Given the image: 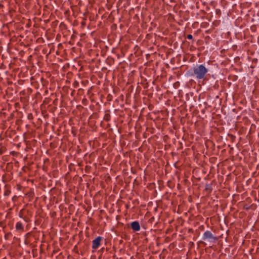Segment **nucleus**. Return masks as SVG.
Instances as JSON below:
<instances>
[{
  "label": "nucleus",
  "instance_id": "nucleus-1",
  "mask_svg": "<svg viewBox=\"0 0 259 259\" xmlns=\"http://www.w3.org/2000/svg\"><path fill=\"white\" fill-rule=\"evenodd\" d=\"M208 72V69L203 65L201 64L197 66L190 70H189L187 74L189 76L195 77L197 79H206V74Z\"/></svg>",
  "mask_w": 259,
  "mask_h": 259
},
{
  "label": "nucleus",
  "instance_id": "nucleus-2",
  "mask_svg": "<svg viewBox=\"0 0 259 259\" xmlns=\"http://www.w3.org/2000/svg\"><path fill=\"white\" fill-rule=\"evenodd\" d=\"M202 239L203 241H200L199 243L205 246L206 243L204 241H206L208 244L213 245L218 241V238L217 236H214L210 231H206L203 234Z\"/></svg>",
  "mask_w": 259,
  "mask_h": 259
},
{
  "label": "nucleus",
  "instance_id": "nucleus-3",
  "mask_svg": "<svg viewBox=\"0 0 259 259\" xmlns=\"http://www.w3.org/2000/svg\"><path fill=\"white\" fill-rule=\"evenodd\" d=\"M103 238L101 236H98L93 241L92 248L93 249H97L101 244V241L102 240Z\"/></svg>",
  "mask_w": 259,
  "mask_h": 259
},
{
  "label": "nucleus",
  "instance_id": "nucleus-4",
  "mask_svg": "<svg viewBox=\"0 0 259 259\" xmlns=\"http://www.w3.org/2000/svg\"><path fill=\"white\" fill-rule=\"evenodd\" d=\"M132 229L134 231H138L140 230V225L138 221H134L131 223V225Z\"/></svg>",
  "mask_w": 259,
  "mask_h": 259
},
{
  "label": "nucleus",
  "instance_id": "nucleus-5",
  "mask_svg": "<svg viewBox=\"0 0 259 259\" xmlns=\"http://www.w3.org/2000/svg\"><path fill=\"white\" fill-rule=\"evenodd\" d=\"M16 230L20 232H22L24 231V226L21 222H19L17 223L16 225Z\"/></svg>",
  "mask_w": 259,
  "mask_h": 259
},
{
  "label": "nucleus",
  "instance_id": "nucleus-6",
  "mask_svg": "<svg viewBox=\"0 0 259 259\" xmlns=\"http://www.w3.org/2000/svg\"><path fill=\"white\" fill-rule=\"evenodd\" d=\"M212 190V184H207L205 185L204 191L207 194H209Z\"/></svg>",
  "mask_w": 259,
  "mask_h": 259
},
{
  "label": "nucleus",
  "instance_id": "nucleus-7",
  "mask_svg": "<svg viewBox=\"0 0 259 259\" xmlns=\"http://www.w3.org/2000/svg\"><path fill=\"white\" fill-rule=\"evenodd\" d=\"M104 119L105 121H109L110 119V114H109V113L105 114V115H104Z\"/></svg>",
  "mask_w": 259,
  "mask_h": 259
},
{
  "label": "nucleus",
  "instance_id": "nucleus-8",
  "mask_svg": "<svg viewBox=\"0 0 259 259\" xmlns=\"http://www.w3.org/2000/svg\"><path fill=\"white\" fill-rule=\"evenodd\" d=\"M228 137L230 138V140L232 142H233L236 138L235 136H233V135L232 134H228Z\"/></svg>",
  "mask_w": 259,
  "mask_h": 259
},
{
  "label": "nucleus",
  "instance_id": "nucleus-9",
  "mask_svg": "<svg viewBox=\"0 0 259 259\" xmlns=\"http://www.w3.org/2000/svg\"><path fill=\"white\" fill-rule=\"evenodd\" d=\"M19 215L20 218H23L25 222H27L28 221V219H26L25 218H23V213L21 211L19 212Z\"/></svg>",
  "mask_w": 259,
  "mask_h": 259
},
{
  "label": "nucleus",
  "instance_id": "nucleus-10",
  "mask_svg": "<svg viewBox=\"0 0 259 259\" xmlns=\"http://www.w3.org/2000/svg\"><path fill=\"white\" fill-rule=\"evenodd\" d=\"M4 151H5V147H1V148H0V155L3 154Z\"/></svg>",
  "mask_w": 259,
  "mask_h": 259
},
{
  "label": "nucleus",
  "instance_id": "nucleus-11",
  "mask_svg": "<svg viewBox=\"0 0 259 259\" xmlns=\"http://www.w3.org/2000/svg\"><path fill=\"white\" fill-rule=\"evenodd\" d=\"M10 154H11V155H13V156H17V155H18V153L16 152H15V151H11V152H10Z\"/></svg>",
  "mask_w": 259,
  "mask_h": 259
},
{
  "label": "nucleus",
  "instance_id": "nucleus-12",
  "mask_svg": "<svg viewBox=\"0 0 259 259\" xmlns=\"http://www.w3.org/2000/svg\"><path fill=\"white\" fill-rule=\"evenodd\" d=\"M187 38L189 39H193V36L192 34H188L187 36Z\"/></svg>",
  "mask_w": 259,
  "mask_h": 259
},
{
  "label": "nucleus",
  "instance_id": "nucleus-13",
  "mask_svg": "<svg viewBox=\"0 0 259 259\" xmlns=\"http://www.w3.org/2000/svg\"><path fill=\"white\" fill-rule=\"evenodd\" d=\"M10 193V191H7L5 192V195H9V194Z\"/></svg>",
  "mask_w": 259,
  "mask_h": 259
},
{
  "label": "nucleus",
  "instance_id": "nucleus-14",
  "mask_svg": "<svg viewBox=\"0 0 259 259\" xmlns=\"http://www.w3.org/2000/svg\"><path fill=\"white\" fill-rule=\"evenodd\" d=\"M74 86L77 85L78 84V82H77L76 81H75V82L74 83Z\"/></svg>",
  "mask_w": 259,
  "mask_h": 259
},
{
  "label": "nucleus",
  "instance_id": "nucleus-15",
  "mask_svg": "<svg viewBox=\"0 0 259 259\" xmlns=\"http://www.w3.org/2000/svg\"><path fill=\"white\" fill-rule=\"evenodd\" d=\"M74 86L77 85L78 84V82H77L76 81H75V82L74 83Z\"/></svg>",
  "mask_w": 259,
  "mask_h": 259
},
{
  "label": "nucleus",
  "instance_id": "nucleus-16",
  "mask_svg": "<svg viewBox=\"0 0 259 259\" xmlns=\"http://www.w3.org/2000/svg\"><path fill=\"white\" fill-rule=\"evenodd\" d=\"M31 147H26V150H27V149H30Z\"/></svg>",
  "mask_w": 259,
  "mask_h": 259
},
{
  "label": "nucleus",
  "instance_id": "nucleus-17",
  "mask_svg": "<svg viewBox=\"0 0 259 259\" xmlns=\"http://www.w3.org/2000/svg\"><path fill=\"white\" fill-rule=\"evenodd\" d=\"M192 149H193V150H194V147H195L192 146Z\"/></svg>",
  "mask_w": 259,
  "mask_h": 259
},
{
  "label": "nucleus",
  "instance_id": "nucleus-18",
  "mask_svg": "<svg viewBox=\"0 0 259 259\" xmlns=\"http://www.w3.org/2000/svg\"><path fill=\"white\" fill-rule=\"evenodd\" d=\"M152 219H154V218H152L150 219V220H152Z\"/></svg>",
  "mask_w": 259,
  "mask_h": 259
},
{
  "label": "nucleus",
  "instance_id": "nucleus-19",
  "mask_svg": "<svg viewBox=\"0 0 259 259\" xmlns=\"http://www.w3.org/2000/svg\"><path fill=\"white\" fill-rule=\"evenodd\" d=\"M141 147L140 148H139V150L140 151L141 150Z\"/></svg>",
  "mask_w": 259,
  "mask_h": 259
}]
</instances>
